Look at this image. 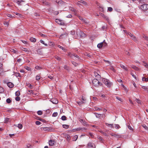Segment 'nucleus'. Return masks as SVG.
<instances>
[{"label":"nucleus","instance_id":"1","mask_svg":"<svg viewBox=\"0 0 148 148\" xmlns=\"http://www.w3.org/2000/svg\"><path fill=\"white\" fill-rule=\"evenodd\" d=\"M102 81L103 83L108 87H110L112 85V83L108 79H103Z\"/></svg>","mask_w":148,"mask_h":148},{"label":"nucleus","instance_id":"2","mask_svg":"<svg viewBox=\"0 0 148 148\" xmlns=\"http://www.w3.org/2000/svg\"><path fill=\"white\" fill-rule=\"evenodd\" d=\"M102 81L103 83L108 87H110L112 85V83L108 79H103Z\"/></svg>","mask_w":148,"mask_h":148},{"label":"nucleus","instance_id":"3","mask_svg":"<svg viewBox=\"0 0 148 148\" xmlns=\"http://www.w3.org/2000/svg\"><path fill=\"white\" fill-rule=\"evenodd\" d=\"M139 7L140 9L143 10V11H145L148 9V4H144L141 5Z\"/></svg>","mask_w":148,"mask_h":148},{"label":"nucleus","instance_id":"4","mask_svg":"<svg viewBox=\"0 0 148 148\" xmlns=\"http://www.w3.org/2000/svg\"><path fill=\"white\" fill-rule=\"evenodd\" d=\"M68 36V34L65 32L60 35L59 38L60 39H64L67 38Z\"/></svg>","mask_w":148,"mask_h":148},{"label":"nucleus","instance_id":"5","mask_svg":"<svg viewBox=\"0 0 148 148\" xmlns=\"http://www.w3.org/2000/svg\"><path fill=\"white\" fill-rule=\"evenodd\" d=\"M107 45V43L105 42V40H104L103 42L98 44L97 46L98 48H101L102 47H106Z\"/></svg>","mask_w":148,"mask_h":148},{"label":"nucleus","instance_id":"6","mask_svg":"<svg viewBox=\"0 0 148 148\" xmlns=\"http://www.w3.org/2000/svg\"><path fill=\"white\" fill-rule=\"evenodd\" d=\"M93 84L95 86H98L101 85V83L99 82V80L97 79H94L92 81Z\"/></svg>","mask_w":148,"mask_h":148},{"label":"nucleus","instance_id":"7","mask_svg":"<svg viewBox=\"0 0 148 148\" xmlns=\"http://www.w3.org/2000/svg\"><path fill=\"white\" fill-rule=\"evenodd\" d=\"M68 56H69L70 57L76 60L77 59H79V57L77 55L75 54H73L70 53L68 54Z\"/></svg>","mask_w":148,"mask_h":148},{"label":"nucleus","instance_id":"8","mask_svg":"<svg viewBox=\"0 0 148 148\" xmlns=\"http://www.w3.org/2000/svg\"><path fill=\"white\" fill-rule=\"evenodd\" d=\"M88 148H95V144L92 143H89L87 145Z\"/></svg>","mask_w":148,"mask_h":148},{"label":"nucleus","instance_id":"9","mask_svg":"<svg viewBox=\"0 0 148 148\" xmlns=\"http://www.w3.org/2000/svg\"><path fill=\"white\" fill-rule=\"evenodd\" d=\"M55 22L61 25H63L64 24V23L62 21L58 19H56L55 20Z\"/></svg>","mask_w":148,"mask_h":148},{"label":"nucleus","instance_id":"10","mask_svg":"<svg viewBox=\"0 0 148 148\" xmlns=\"http://www.w3.org/2000/svg\"><path fill=\"white\" fill-rule=\"evenodd\" d=\"M127 34L129 35L131 37L132 39L134 40V41H136L137 40V39L136 37L130 33L128 32L127 33Z\"/></svg>","mask_w":148,"mask_h":148},{"label":"nucleus","instance_id":"11","mask_svg":"<svg viewBox=\"0 0 148 148\" xmlns=\"http://www.w3.org/2000/svg\"><path fill=\"white\" fill-rule=\"evenodd\" d=\"M14 2L19 5H22L21 3L23 2V1L22 0H15Z\"/></svg>","mask_w":148,"mask_h":148},{"label":"nucleus","instance_id":"12","mask_svg":"<svg viewBox=\"0 0 148 148\" xmlns=\"http://www.w3.org/2000/svg\"><path fill=\"white\" fill-rule=\"evenodd\" d=\"M69 9L71 11L73 12L75 14V15L77 13V11L73 8L71 7H69Z\"/></svg>","mask_w":148,"mask_h":148},{"label":"nucleus","instance_id":"13","mask_svg":"<svg viewBox=\"0 0 148 148\" xmlns=\"http://www.w3.org/2000/svg\"><path fill=\"white\" fill-rule=\"evenodd\" d=\"M55 141L53 140H50L49 142V145L51 146H52L54 145Z\"/></svg>","mask_w":148,"mask_h":148},{"label":"nucleus","instance_id":"14","mask_svg":"<svg viewBox=\"0 0 148 148\" xmlns=\"http://www.w3.org/2000/svg\"><path fill=\"white\" fill-rule=\"evenodd\" d=\"M7 86L10 88H12L14 86V84L12 83L11 82H8L7 83Z\"/></svg>","mask_w":148,"mask_h":148},{"label":"nucleus","instance_id":"15","mask_svg":"<svg viewBox=\"0 0 148 148\" xmlns=\"http://www.w3.org/2000/svg\"><path fill=\"white\" fill-rule=\"evenodd\" d=\"M81 129L80 128V127L77 128H76L72 129L71 130V131L73 132L79 131L81 130Z\"/></svg>","mask_w":148,"mask_h":148},{"label":"nucleus","instance_id":"16","mask_svg":"<svg viewBox=\"0 0 148 148\" xmlns=\"http://www.w3.org/2000/svg\"><path fill=\"white\" fill-rule=\"evenodd\" d=\"M82 99L83 101H82L81 102H77V103L80 106H81V105L83 103H84V102L83 101L85 100V99L83 98V97H82Z\"/></svg>","mask_w":148,"mask_h":148},{"label":"nucleus","instance_id":"17","mask_svg":"<svg viewBox=\"0 0 148 148\" xmlns=\"http://www.w3.org/2000/svg\"><path fill=\"white\" fill-rule=\"evenodd\" d=\"M120 66L124 70L127 71L128 69L127 67H125L123 65H120Z\"/></svg>","mask_w":148,"mask_h":148},{"label":"nucleus","instance_id":"18","mask_svg":"<svg viewBox=\"0 0 148 148\" xmlns=\"http://www.w3.org/2000/svg\"><path fill=\"white\" fill-rule=\"evenodd\" d=\"M78 136L77 135H75L73 138V141H75L77 139Z\"/></svg>","mask_w":148,"mask_h":148},{"label":"nucleus","instance_id":"19","mask_svg":"<svg viewBox=\"0 0 148 148\" xmlns=\"http://www.w3.org/2000/svg\"><path fill=\"white\" fill-rule=\"evenodd\" d=\"M30 40L32 42H35L36 40V39L33 38H30Z\"/></svg>","mask_w":148,"mask_h":148},{"label":"nucleus","instance_id":"20","mask_svg":"<svg viewBox=\"0 0 148 148\" xmlns=\"http://www.w3.org/2000/svg\"><path fill=\"white\" fill-rule=\"evenodd\" d=\"M142 88L148 92V87L145 86H142Z\"/></svg>","mask_w":148,"mask_h":148},{"label":"nucleus","instance_id":"21","mask_svg":"<svg viewBox=\"0 0 148 148\" xmlns=\"http://www.w3.org/2000/svg\"><path fill=\"white\" fill-rule=\"evenodd\" d=\"M143 81L148 82V78H146L145 77H143L142 79Z\"/></svg>","mask_w":148,"mask_h":148},{"label":"nucleus","instance_id":"22","mask_svg":"<svg viewBox=\"0 0 148 148\" xmlns=\"http://www.w3.org/2000/svg\"><path fill=\"white\" fill-rule=\"evenodd\" d=\"M79 121H80V122L83 123V124L84 125H85L86 124V123L84 121L83 119H80V120H79Z\"/></svg>","mask_w":148,"mask_h":148},{"label":"nucleus","instance_id":"23","mask_svg":"<svg viewBox=\"0 0 148 148\" xmlns=\"http://www.w3.org/2000/svg\"><path fill=\"white\" fill-rule=\"evenodd\" d=\"M106 124L108 126L110 127L111 128H112L113 127V124H109L107 123H106Z\"/></svg>","mask_w":148,"mask_h":148},{"label":"nucleus","instance_id":"24","mask_svg":"<svg viewBox=\"0 0 148 148\" xmlns=\"http://www.w3.org/2000/svg\"><path fill=\"white\" fill-rule=\"evenodd\" d=\"M15 95L16 96H18L20 95V91L18 90L16 91L15 93Z\"/></svg>","mask_w":148,"mask_h":148},{"label":"nucleus","instance_id":"25","mask_svg":"<svg viewBox=\"0 0 148 148\" xmlns=\"http://www.w3.org/2000/svg\"><path fill=\"white\" fill-rule=\"evenodd\" d=\"M69 125H63V127L65 129H67L69 127Z\"/></svg>","mask_w":148,"mask_h":148},{"label":"nucleus","instance_id":"26","mask_svg":"<svg viewBox=\"0 0 148 148\" xmlns=\"http://www.w3.org/2000/svg\"><path fill=\"white\" fill-rule=\"evenodd\" d=\"M62 120L65 121L66 120V118L65 116H63L61 117Z\"/></svg>","mask_w":148,"mask_h":148},{"label":"nucleus","instance_id":"27","mask_svg":"<svg viewBox=\"0 0 148 148\" xmlns=\"http://www.w3.org/2000/svg\"><path fill=\"white\" fill-rule=\"evenodd\" d=\"M79 35L81 37H83L85 36V34L82 32H80Z\"/></svg>","mask_w":148,"mask_h":148},{"label":"nucleus","instance_id":"28","mask_svg":"<svg viewBox=\"0 0 148 148\" xmlns=\"http://www.w3.org/2000/svg\"><path fill=\"white\" fill-rule=\"evenodd\" d=\"M56 2L59 5L61 3L62 1L61 0H56Z\"/></svg>","mask_w":148,"mask_h":148},{"label":"nucleus","instance_id":"29","mask_svg":"<svg viewBox=\"0 0 148 148\" xmlns=\"http://www.w3.org/2000/svg\"><path fill=\"white\" fill-rule=\"evenodd\" d=\"M112 10H113V9L112 8L110 7H109L108 8V11L110 12H111L112 11Z\"/></svg>","mask_w":148,"mask_h":148},{"label":"nucleus","instance_id":"30","mask_svg":"<svg viewBox=\"0 0 148 148\" xmlns=\"http://www.w3.org/2000/svg\"><path fill=\"white\" fill-rule=\"evenodd\" d=\"M18 127L19 128L21 129L23 127V125L21 124H19L18 125Z\"/></svg>","mask_w":148,"mask_h":148},{"label":"nucleus","instance_id":"31","mask_svg":"<svg viewBox=\"0 0 148 148\" xmlns=\"http://www.w3.org/2000/svg\"><path fill=\"white\" fill-rule=\"evenodd\" d=\"M27 85L28 87L32 89V86L29 83L27 84Z\"/></svg>","mask_w":148,"mask_h":148},{"label":"nucleus","instance_id":"32","mask_svg":"<svg viewBox=\"0 0 148 148\" xmlns=\"http://www.w3.org/2000/svg\"><path fill=\"white\" fill-rule=\"evenodd\" d=\"M37 114L38 115H41L42 114V112L41 111V110H39V111H38L37 112Z\"/></svg>","mask_w":148,"mask_h":148},{"label":"nucleus","instance_id":"33","mask_svg":"<svg viewBox=\"0 0 148 148\" xmlns=\"http://www.w3.org/2000/svg\"><path fill=\"white\" fill-rule=\"evenodd\" d=\"M25 68L28 71H30L31 70V68L27 66H25Z\"/></svg>","mask_w":148,"mask_h":148},{"label":"nucleus","instance_id":"34","mask_svg":"<svg viewBox=\"0 0 148 148\" xmlns=\"http://www.w3.org/2000/svg\"><path fill=\"white\" fill-rule=\"evenodd\" d=\"M58 47L59 48H60L61 49H62V50H63L65 51V50H66V49H65V48H64V47H62V46H60V45H58Z\"/></svg>","mask_w":148,"mask_h":148},{"label":"nucleus","instance_id":"35","mask_svg":"<svg viewBox=\"0 0 148 148\" xmlns=\"http://www.w3.org/2000/svg\"><path fill=\"white\" fill-rule=\"evenodd\" d=\"M35 123H36V124L37 125H39L41 123V122L39 121H36Z\"/></svg>","mask_w":148,"mask_h":148},{"label":"nucleus","instance_id":"36","mask_svg":"<svg viewBox=\"0 0 148 148\" xmlns=\"http://www.w3.org/2000/svg\"><path fill=\"white\" fill-rule=\"evenodd\" d=\"M115 127L116 129H119L120 128V126L118 124H115Z\"/></svg>","mask_w":148,"mask_h":148},{"label":"nucleus","instance_id":"37","mask_svg":"<svg viewBox=\"0 0 148 148\" xmlns=\"http://www.w3.org/2000/svg\"><path fill=\"white\" fill-rule=\"evenodd\" d=\"M4 90L3 88L0 86V93H1L3 92Z\"/></svg>","mask_w":148,"mask_h":148},{"label":"nucleus","instance_id":"38","mask_svg":"<svg viewBox=\"0 0 148 148\" xmlns=\"http://www.w3.org/2000/svg\"><path fill=\"white\" fill-rule=\"evenodd\" d=\"M40 79V76L39 75H37L36 77V79L38 80Z\"/></svg>","mask_w":148,"mask_h":148},{"label":"nucleus","instance_id":"39","mask_svg":"<svg viewBox=\"0 0 148 148\" xmlns=\"http://www.w3.org/2000/svg\"><path fill=\"white\" fill-rule=\"evenodd\" d=\"M55 58L59 61H60L61 60L60 58L57 56H55Z\"/></svg>","mask_w":148,"mask_h":148},{"label":"nucleus","instance_id":"40","mask_svg":"<svg viewBox=\"0 0 148 148\" xmlns=\"http://www.w3.org/2000/svg\"><path fill=\"white\" fill-rule=\"evenodd\" d=\"M81 130L82 132H85L86 130V129L85 128H81L80 127Z\"/></svg>","mask_w":148,"mask_h":148},{"label":"nucleus","instance_id":"41","mask_svg":"<svg viewBox=\"0 0 148 148\" xmlns=\"http://www.w3.org/2000/svg\"><path fill=\"white\" fill-rule=\"evenodd\" d=\"M15 100L16 101H19L20 100V98L18 96H17L16 97Z\"/></svg>","mask_w":148,"mask_h":148},{"label":"nucleus","instance_id":"42","mask_svg":"<svg viewBox=\"0 0 148 148\" xmlns=\"http://www.w3.org/2000/svg\"><path fill=\"white\" fill-rule=\"evenodd\" d=\"M98 139L100 140L102 142H103V139H102V138H101V136H99L98 137Z\"/></svg>","mask_w":148,"mask_h":148},{"label":"nucleus","instance_id":"43","mask_svg":"<svg viewBox=\"0 0 148 148\" xmlns=\"http://www.w3.org/2000/svg\"><path fill=\"white\" fill-rule=\"evenodd\" d=\"M66 139L68 140H70L71 137H70V136L69 135H68L66 136Z\"/></svg>","mask_w":148,"mask_h":148},{"label":"nucleus","instance_id":"44","mask_svg":"<svg viewBox=\"0 0 148 148\" xmlns=\"http://www.w3.org/2000/svg\"><path fill=\"white\" fill-rule=\"evenodd\" d=\"M58 114L57 112H54L53 114V116H54V117L56 116H57Z\"/></svg>","mask_w":148,"mask_h":148},{"label":"nucleus","instance_id":"45","mask_svg":"<svg viewBox=\"0 0 148 148\" xmlns=\"http://www.w3.org/2000/svg\"><path fill=\"white\" fill-rule=\"evenodd\" d=\"M4 24L6 25L7 27L8 26L9 22L6 21H5L4 22Z\"/></svg>","mask_w":148,"mask_h":148},{"label":"nucleus","instance_id":"46","mask_svg":"<svg viewBox=\"0 0 148 148\" xmlns=\"http://www.w3.org/2000/svg\"><path fill=\"white\" fill-rule=\"evenodd\" d=\"M136 101L137 102L138 104H141V101L138 99H136Z\"/></svg>","mask_w":148,"mask_h":148},{"label":"nucleus","instance_id":"47","mask_svg":"<svg viewBox=\"0 0 148 148\" xmlns=\"http://www.w3.org/2000/svg\"><path fill=\"white\" fill-rule=\"evenodd\" d=\"M40 42L41 43H42L45 46H47V44L45 43L44 42V41L43 40H40Z\"/></svg>","mask_w":148,"mask_h":148},{"label":"nucleus","instance_id":"48","mask_svg":"<svg viewBox=\"0 0 148 148\" xmlns=\"http://www.w3.org/2000/svg\"><path fill=\"white\" fill-rule=\"evenodd\" d=\"M11 100L10 99L8 98L6 100V102L8 103H10L11 102Z\"/></svg>","mask_w":148,"mask_h":148},{"label":"nucleus","instance_id":"49","mask_svg":"<svg viewBox=\"0 0 148 148\" xmlns=\"http://www.w3.org/2000/svg\"><path fill=\"white\" fill-rule=\"evenodd\" d=\"M35 69L37 70H40L41 69V68L40 66H36Z\"/></svg>","mask_w":148,"mask_h":148},{"label":"nucleus","instance_id":"50","mask_svg":"<svg viewBox=\"0 0 148 148\" xmlns=\"http://www.w3.org/2000/svg\"><path fill=\"white\" fill-rule=\"evenodd\" d=\"M78 2L82 3H85V2L83 0H78Z\"/></svg>","mask_w":148,"mask_h":148},{"label":"nucleus","instance_id":"51","mask_svg":"<svg viewBox=\"0 0 148 148\" xmlns=\"http://www.w3.org/2000/svg\"><path fill=\"white\" fill-rule=\"evenodd\" d=\"M4 72V70L3 68H0V74H1L3 72Z\"/></svg>","mask_w":148,"mask_h":148},{"label":"nucleus","instance_id":"52","mask_svg":"<svg viewBox=\"0 0 148 148\" xmlns=\"http://www.w3.org/2000/svg\"><path fill=\"white\" fill-rule=\"evenodd\" d=\"M116 98L118 100L121 101H122L123 100L119 97L116 96Z\"/></svg>","mask_w":148,"mask_h":148},{"label":"nucleus","instance_id":"53","mask_svg":"<svg viewBox=\"0 0 148 148\" xmlns=\"http://www.w3.org/2000/svg\"><path fill=\"white\" fill-rule=\"evenodd\" d=\"M10 51L12 52H13L15 53H16V51L15 50L13 49H11L10 50Z\"/></svg>","mask_w":148,"mask_h":148},{"label":"nucleus","instance_id":"54","mask_svg":"<svg viewBox=\"0 0 148 148\" xmlns=\"http://www.w3.org/2000/svg\"><path fill=\"white\" fill-rule=\"evenodd\" d=\"M72 63L75 66H77V64L75 62H72Z\"/></svg>","mask_w":148,"mask_h":148},{"label":"nucleus","instance_id":"55","mask_svg":"<svg viewBox=\"0 0 148 148\" xmlns=\"http://www.w3.org/2000/svg\"><path fill=\"white\" fill-rule=\"evenodd\" d=\"M142 126L145 128L146 130H147L148 129V127L145 125H143Z\"/></svg>","mask_w":148,"mask_h":148},{"label":"nucleus","instance_id":"56","mask_svg":"<svg viewBox=\"0 0 148 148\" xmlns=\"http://www.w3.org/2000/svg\"><path fill=\"white\" fill-rule=\"evenodd\" d=\"M132 67L134 69L136 70H137L138 69V68L136 66H133Z\"/></svg>","mask_w":148,"mask_h":148},{"label":"nucleus","instance_id":"57","mask_svg":"<svg viewBox=\"0 0 148 148\" xmlns=\"http://www.w3.org/2000/svg\"><path fill=\"white\" fill-rule=\"evenodd\" d=\"M71 34L72 35H74L75 34V31H72L71 32Z\"/></svg>","mask_w":148,"mask_h":148},{"label":"nucleus","instance_id":"58","mask_svg":"<svg viewBox=\"0 0 148 148\" xmlns=\"http://www.w3.org/2000/svg\"><path fill=\"white\" fill-rule=\"evenodd\" d=\"M9 119L8 118H5V123H7V122L9 120Z\"/></svg>","mask_w":148,"mask_h":148},{"label":"nucleus","instance_id":"59","mask_svg":"<svg viewBox=\"0 0 148 148\" xmlns=\"http://www.w3.org/2000/svg\"><path fill=\"white\" fill-rule=\"evenodd\" d=\"M99 9L101 11L103 12V8L102 7H99Z\"/></svg>","mask_w":148,"mask_h":148},{"label":"nucleus","instance_id":"60","mask_svg":"<svg viewBox=\"0 0 148 148\" xmlns=\"http://www.w3.org/2000/svg\"><path fill=\"white\" fill-rule=\"evenodd\" d=\"M95 110H100L101 109L98 107L95 108Z\"/></svg>","mask_w":148,"mask_h":148},{"label":"nucleus","instance_id":"61","mask_svg":"<svg viewBox=\"0 0 148 148\" xmlns=\"http://www.w3.org/2000/svg\"><path fill=\"white\" fill-rule=\"evenodd\" d=\"M18 16V18L22 17H23V15L19 13V15H17Z\"/></svg>","mask_w":148,"mask_h":148},{"label":"nucleus","instance_id":"62","mask_svg":"<svg viewBox=\"0 0 148 148\" xmlns=\"http://www.w3.org/2000/svg\"><path fill=\"white\" fill-rule=\"evenodd\" d=\"M48 77L49 78L51 79H53V77L51 75H49L48 76Z\"/></svg>","mask_w":148,"mask_h":148},{"label":"nucleus","instance_id":"63","mask_svg":"<svg viewBox=\"0 0 148 148\" xmlns=\"http://www.w3.org/2000/svg\"><path fill=\"white\" fill-rule=\"evenodd\" d=\"M31 146V145L29 144H28L26 145V147L27 148H29Z\"/></svg>","mask_w":148,"mask_h":148},{"label":"nucleus","instance_id":"64","mask_svg":"<svg viewBox=\"0 0 148 148\" xmlns=\"http://www.w3.org/2000/svg\"><path fill=\"white\" fill-rule=\"evenodd\" d=\"M72 16L71 14H69L66 17L67 18H71Z\"/></svg>","mask_w":148,"mask_h":148}]
</instances>
